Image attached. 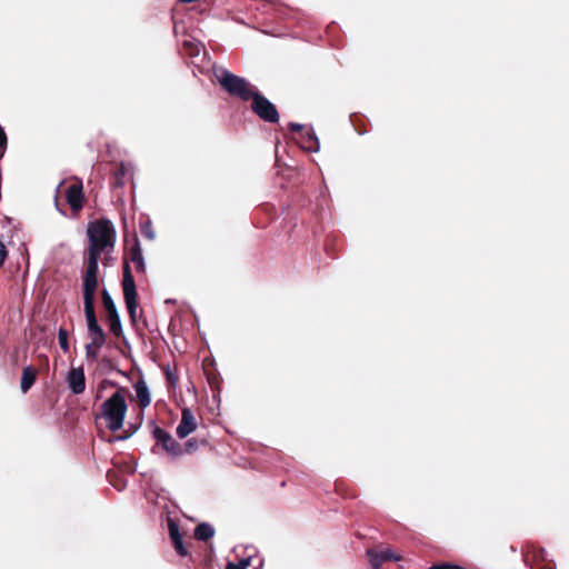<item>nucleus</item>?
I'll list each match as a JSON object with an SVG mask.
<instances>
[{"instance_id": "nucleus-1", "label": "nucleus", "mask_w": 569, "mask_h": 569, "mask_svg": "<svg viewBox=\"0 0 569 569\" xmlns=\"http://www.w3.org/2000/svg\"><path fill=\"white\" fill-rule=\"evenodd\" d=\"M214 77L221 88L231 97L239 98L244 102L251 101V111L262 121L269 123L279 122L280 116L277 107L247 79L239 77L224 68L214 70Z\"/></svg>"}, {"instance_id": "nucleus-2", "label": "nucleus", "mask_w": 569, "mask_h": 569, "mask_svg": "<svg viewBox=\"0 0 569 569\" xmlns=\"http://www.w3.org/2000/svg\"><path fill=\"white\" fill-rule=\"evenodd\" d=\"M87 234L89 239L87 254L92 256L93 253V256L100 257L104 250L114 246L116 230L111 221L107 219L89 223Z\"/></svg>"}, {"instance_id": "nucleus-3", "label": "nucleus", "mask_w": 569, "mask_h": 569, "mask_svg": "<svg viewBox=\"0 0 569 569\" xmlns=\"http://www.w3.org/2000/svg\"><path fill=\"white\" fill-rule=\"evenodd\" d=\"M127 409L124 388H120L101 405V417L111 431H118L123 427Z\"/></svg>"}, {"instance_id": "nucleus-4", "label": "nucleus", "mask_w": 569, "mask_h": 569, "mask_svg": "<svg viewBox=\"0 0 569 569\" xmlns=\"http://www.w3.org/2000/svg\"><path fill=\"white\" fill-rule=\"evenodd\" d=\"M122 290H123V299L126 302V307L129 313V318L132 323L136 322L137 319V308H138V293L137 287L134 282V278L132 276L130 266L124 263L123 267V279H122Z\"/></svg>"}, {"instance_id": "nucleus-5", "label": "nucleus", "mask_w": 569, "mask_h": 569, "mask_svg": "<svg viewBox=\"0 0 569 569\" xmlns=\"http://www.w3.org/2000/svg\"><path fill=\"white\" fill-rule=\"evenodd\" d=\"M151 433L156 440V447H160L173 459L182 456V446L168 431L153 425Z\"/></svg>"}, {"instance_id": "nucleus-6", "label": "nucleus", "mask_w": 569, "mask_h": 569, "mask_svg": "<svg viewBox=\"0 0 569 569\" xmlns=\"http://www.w3.org/2000/svg\"><path fill=\"white\" fill-rule=\"evenodd\" d=\"M99 259L100 257L87 254L84 257V268L82 271L83 292H97L99 287Z\"/></svg>"}, {"instance_id": "nucleus-7", "label": "nucleus", "mask_w": 569, "mask_h": 569, "mask_svg": "<svg viewBox=\"0 0 569 569\" xmlns=\"http://www.w3.org/2000/svg\"><path fill=\"white\" fill-rule=\"evenodd\" d=\"M101 299H102L103 308L107 312V319L109 322L110 331L116 337H120L122 335L120 317H119L116 303L107 289H103L101 291Z\"/></svg>"}, {"instance_id": "nucleus-8", "label": "nucleus", "mask_w": 569, "mask_h": 569, "mask_svg": "<svg viewBox=\"0 0 569 569\" xmlns=\"http://www.w3.org/2000/svg\"><path fill=\"white\" fill-rule=\"evenodd\" d=\"M66 200L73 212H79L84 204L83 186L80 179H76L66 190Z\"/></svg>"}, {"instance_id": "nucleus-9", "label": "nucleus", "mask_w": 569, "mask_h": 569, "mask_svg": "<svg viewBox=\"0 0 569 569\" xmlns=\"http://www.w3.org/2000/svg\"><path fill=\"white\" fill-rule=\"evenodd\" d=\"M367 555L369 557L372 569H379L387 561H398L400 557L389 548H376L368 549Z\"/></svg>"}, {"instance_id": "nucleus-10", "label": "nucleus", "mask_w": 569, "mask_h": 569, "mask_svg": "<svg viewBox=\"0 0 569 569\" xmlns=\"http://www.w3.org/2000/svg\"><path fill=\"white\" fill-rule=\"evenodd\" d=\"M197 428V420L193 412L189 408L181 411V420L176 429V433L180 439L188 437Z\"/></svg>"}, {"instance_id": "nucleus-11", "label": "nucleus", "mask_w": 569, "mask_h": 569, "mask_svg": "<svg viewBox=\"0 0 569 569\" xmlns=\"http://www.w3.org/2000/svg\"><path fill=\"white\" fill-rule=\"evenodd\" d=\"M67 382L74 395H81L86 390V376L83 367L71 368L67 376Z\"/></svg>"}, {"instance_id": "nucleus-12", "label": "nucleus", "mask_w": 569, "mask_h": 569, "mask_svg": "<svg viewBox=\"0 0 569 569\" xmlns=\"http://www.w3.org/2000/svg\"><path fill=\"white\" fill-rule=\"evenodd\" d=\"M129 260L136 264V269L138 272H144V260L137 236L133 237V243L128 249L123 264L126 262L129 264Z\"/></svg>"}, {"instance_id": "nucleus-13", "label": "nucleus", "mask_w": 569, "mask_h": 569, "mask_svg": "<svg viewBox=\"0 0 569 569\" xmlns=\"http://www.w3.org/2000/svg\"><path fill=\"white\" fill-rule=\"evenodd\" d=\"M168 530L170 535V539L173 543L174 550L181 557H186L188 555V551L182 542V537L179 530L178 523L171 519L168 518Z\"/></svg>"}, {"instance_id": "nucleus-14", "label": "nucleus", "mask_w": 569, "mask_h": 569, "mask_svg": "<svg viewBox=\"0 0 569 569\" xmlns=\"http://www.w3.org/2000/svg\"><path fill=\"white\" fill-rule=\"evenodd\" d=\"M87 326H88V332L91 337V340H93V346L103 347V345L106 343L107 337H106L104 331L100 327L98 319L87 321Z\"/></svg>"}, {"instance_id": "nucleus-15", "label": "nucleus", "mask_w": 569, "mask_h": 569, "mask_svg": "<svg viewBox=\"0 0 569 569\" xmlns=\"http://www.w3.org/2000/svg\"><path fill=\"white\" fill-rule=\"evenodd\" d=\"M134 390H136L137 401H138L139 407L141 409L147 408L150 405L151 399H150V393H149L146 381L143 379H139L134 383Z\"/></svg>"}, {"instance_id": "nucleus-16", "label": "nucleus", "mask_w": 569, "mask_h": 569, "mask_svg": "<svg viewBox=\"0 0 569 569\" xmlns=\"http://www.w3.org/2000/svg\"><path fill=\"white\" fill-rule=\"evenodd\" d=\"M37 376L38 370L34 367L28 366L23 368L20 383L23 393H27L31 389L37 380Z\"/></svg>"}, {"instance_id": "nucleus-17", "label": "nucleus", "mask_w": 569, "mask_h": 569, "mask_svg": "<svg viewBox=\"0 0 569 569\" xmlns=\"http://www.w3.org/2000/svg\"><path fill=\"white\" fill-rule=\"evenodd\" d=\"M96 292H83L84 315L87 321L97 319L94 310Z\"/></svg>"}, {"instance_id": "nucleus-18", "label": "nucleus", "mask_w": 569, "mask_h": 569, "mask_svg": "<svg viewBox=\"0 0 569 569\" xmlns=\"http://www.w3.org/2000/svg\"><path fill=\"white\" fill-rule=\"evenodd\" d=\"M214 535V529L209 523H199L194 529V538L199 541H208Z\"/></svg>"}, {"instance_id": "nucleus-19", "label": "nucleus", "mask_w": 569, "mask_h": 569, "mask_svg": "<svg viewBox=\"0 0 569 569\" xmlns=\"http://www.w3.org/2000/svg\"><path fill=\"white\" fill-rule=\"evenodd\" d=\"M126 174H127V170H126V167L123 163H120L114 172H113V177H112V180H111V184L116 188H120V187H123L124 183H126Z\"/></svg>"}, {"instance_id": "nucleus-20", "label": "nucleus", "mask_w": 569, "mask_h": 569, "mask_svg": "<svg viewBox=\"0 0 569 569\" xmlns=\"http://www.w3.org/2000/svg\"><path fill=\"white\" fill-rule=\"evenodd\" d=\"M199 443L206 445L204 440L199 441L197 438H191L184 442L182 446V455L188 453L191 455L196 452L199 448Z\"/></svg>"}, {"instance_id": "nucleus-21", "label": "nucleus", "mask_w": 569, "mask_h": 569, "mask_svg": "<svg viewBox=\"0 0 569 569\" xmlns=\"http://www.w3.org/2000/svg\"><path fill=\"white\" fill-rule=\"evenodd\" d=\"M306 140V148L310 151H318L319 150V141L317 136L313 131H307L303 136Z\"/></svg>"}, {"instance_id": "nucleus-22", "label": "nucleus", "mask_w": 569, "mask_h": 569, "mask_svg": "<svg viewBox=\"0 0 569 569\" xmlns=\"http://www.w3.org/2000/svg\"><path fill=\"white\" fill-rule=\"evenodd\" d=\"M58 340H59L60 348L63 350V352H68L69 351L68 331L64 328L59 329Z\"/></svg>"}, {"instance_id": "nucleus-23", "label": "nucleus", "mask_w": 569, "mask_h": 569, "mask_svg": "<svg viewBox=\"0 0 569 569\" xmlns=\"http://www.w3.org/2000/svg\"><path fill=\"white\" fill-rule=\"evenodd\" d=\"M102 347L93 346V340H91V342L86 346V357H87V359H92V360L97 359L99 350Z\"/></svg>"}, {"instance_id": "nucleus-24", "label": "nucleus", "mask_w": 569, "mask_h": 569, "mask_svg": "<svg viewBox=\"0 0 569 569\" xmlns=\"http://www.w3.org/2000/svg\"><path fill=\"white\" fill-rule=\"evenodd\" d=\"M140 231H141V234L149 240H152L154 238V232L152 230L150 222H146V223L141 224Z\"/></svg>"}, {"instance_id": "nucleus-25", "label": "nucleus", "mask_w": 569, "mask_h": 569, "mask_svg": "<svg viewBox=\"0 0 569 569\" xmlns=\"http://www.w3.org/2000/svg\"><path fill=\"white\" fill-rule=\"evenodd\" d=\"M250 565V559H241L239 562H228L226 569H247Z\"/></svg>"}, {"instance_id": "nucleus-26", "label": "nucleus", "mask_w": 569, "mask_h": 569, "mask_svg": "<svg viewBox=\"0 0 569 569\" xmlns=\"http://www.w3.org/2000/svg\"><path fill=\"white\" fill-rule=\"evenodd\" d=\"M206 373H207L208 383L210 385L211 389H219L220 388L219 377L216 373L208 372L207 370H206Z\"/></svg>"}, {"instance_id": "nucleus-27", "label": "nucleus", "mask_w": 569, "mask_h": 569, "mask_svg": "<svg viewBox=\"0 0 569 569\" xmlns=\"http://www.w3.org/2000/svg\"><path fill=\"white\" fill-rule=\"evenodd\" d=\"M7 256L8 251L6 250L3 242L0 240V267L4 263Z\"/></svg>"}, {"instance_id": "nucleus-28", "label": "nucleus", "mask_w": 569, "mask_h": 569, "mask_svg": "<svg viewBox=\"0 0 569 569\" xmlns=\"http://www.w3.org/2000/svg\"><path fill=\"white\" fill-rule=\"evenodd\" d=\"M288 129L291 131V132H302L303 131V126L300 124V123H296V122H290L288 124Z\"/></svg>"}, {"instance_id": "nucleus-29", "label": "nucleus", "mask_w": 569, "mask_h": 569, "mask_svg": "<svg viewBox=\"0 0 569 569\" xmlns=\"http://www.w3.org/2000/svg\"><path fill=\"white\" fill-rule=\"evenodd\" d=\"M112 476H113V473H112V472H110V471L107 473V477H108V479L110 480V482L112 483V486H113V487H116L118 490H120V489H121L120 485L114 483V482L112 481Z\"/></svg>"}, {"instance_id": "nucleus-30", "label": "nucleus", "mask_w": 569, "mask_h": 569, "mask_svg": "<svg viewBox=\"0 0 569 569\" xmlns=\"http://www.w3.org/2000/svg\"><path fill=\"white\" fill-rule=\"evenodd\" d=\"M103 383H110L111 386H113L114 383L113 382H110L108 380H104Z\"/></svg>"}]
</instances>
